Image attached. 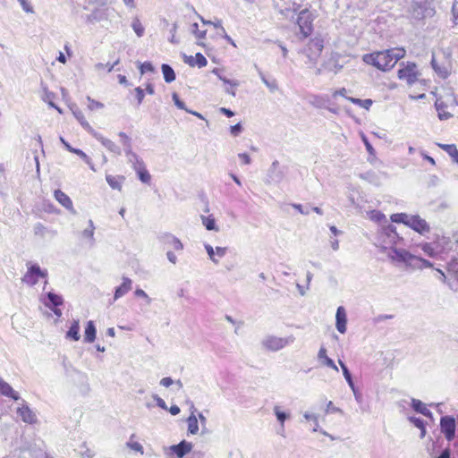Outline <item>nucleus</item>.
Wrapping results in <instances>:
<instances>
[{
  "label": "nucleus",
  "mask_w": 458,
  "mask_h": 458,
  "mask_svg": "<svg viewBox=\"0 0 458 458\" xmlns=\"http://www.w3.org/2000/svg\"><path fill=\"white\" fill-rule=\"evenodd\" d=\"M204 247L212 262L215 264H218L219 260L215 257L216 250H214V248L210 244H205Z\"/></svg>",
  "instance_id": "53"
},
{
  "label": "nucleus",
  "mask_w": 458,
  "mask_h": 458,
  "mask_svg": "<svg viewBox=\"0 0 458 458\" xmlns=\"http://www.w3.org/2000/svg\"><path fill=\"white\" fill-rule=\"evenodd\" d=\"M87 100L89 102L88 108L91 111H94L96 109H100L104 107V104L101 102L96 101L92 99L90 97H87Z\"/></svg>",
  "instance_id": "51"
},
{
  "label": "nucleus",
  "mask_w": 458,
  "mask_h": 458,
  "mask_svg": "<svg viewBox=\"0 0 458 458\" xmlns=\"http://www.w3.org/2000/svg\"><path fill=\"white\" fill-rule=\"evenodd\" d=\"M177 28H178V25H177L176 22H174V23H173L172 28L170 30L171 37L169 38V41L172 44H175V45L179 43V40L175 37V33H176Z\"/></svg>",
  "instance_id": "59"
},
{
  "label": "nucleus",
  "mask_w": 458,
  "mask_h": 458,
  "mask_svg": "<svg viewBox=\"0 0 458 458\" xmlns=\"http://www.w3.org/2000/svg\"><path fill=\"white\" fill-rule=\"evenodd\" d=\"M435 106L440 120H447L453 116L452 114L446 110L448 108V105L445 102L440 99H437Z\"/></svg>",
  "instance_id": "27"
},
{
  "label": "nucleus",
  "mask_w": 458,
  "mask_h": 458,
  "mask_svg": "<svg viewBox=\"0 0 458 458\" xmlns=\"http://www.w3.org/2000/svg\"><path fill=\"white\" fill-rule=\"evenodd\" d=\"M158 240L165 246L172 247L175 250H182L183 244L182 242L170 233H164L158 236Z\"/></svg>",
  "instance_id": "13"
},
{
  "label": "nucleus",
  "mask_w": 458,
  "mask_h": 458,
  "mask_svg": "<svg viewBox=\"0 0 458 458\" xmlns=\"http://www.w3.org/2000/svg\"><path fill=\"white\" fill-rule=\"evenodd\" d=\"M47 300L44 301V304L47 308L59 307L64 303V299L61 295L56 294L53 292H49L46 294Z\"/></svg>",
  "instance_id": "23"
},
{
  "label": "nucleus",
  "mask_w": 458,
  "mask_h": 458,
  "mask_svg": "<svg viewBox=\"0 0 458 458\" xmlns=\"http://www.w3.org/2000/svg\"><path fill=\"white\" fill-rule=\"evenodd\" d=\"M361 140H362L370 156H375L376 151H375L374 148L372 147V145L370 144V142L369 141L368 138L364 134L361 135Z\"/></svg>",
  "instance_id": "57"
},
{
  "label": "nucleus",
  "mask_w": 458,
  "mask_h": 458,
  "mask_svg": "<svg viewBox=\"0 0 458 458\" xmlns=\"http://www.w3.org/2000/svg\"><path fill=\"white\" fill-rule=\"evenodd\" d=\"M293 342V338L290 337H277L275 335L267 336L262 341V345L268 351L277 352L284 347L289 345Z\"/></svg>",
  "instance_id": "6"
},
{
  "label": "nucleus",
  "mask_w": 458,
  "mask_h": 458,
  "mask_svg": "<svg viewBox=\"0 0 458 458\" xmlns=\"http://www.w3.org/2000/svg\"><path fill=\"white\" fill-rule=\"evenodd\" d=\"M427 11V0H410L408 12L415 20H421Z\"/></svg>",
  "instance_id": "10"
},
{
  "label": "nucleus",
  "mask_w": 458,
  "mask_h": 458,
  "mask_svg": "<svg viewBox=\"0 0 458 458\" xmlns=\"http://www.w3.org/2000/svg\"><path fill=\"white\" fill-rule=\"evenodd\" d=\"M97 329L92 320L87 322L84 332V342L93 343L96 339Z\"/></svg>",
  "instance_id": "26"
},
{
  "label": "nucleus",
  "mask_w": 458,
  "mask_h": 458,
  "mask_svg": "<svg viewBox=\"0 0 458 458\" xmlns=\"http://www.w3.org/2000/svg\"><path fill=\"white\" fill-rule=\"evenodd\" d=\"M318 360H320L322 361V363L325 366L331 368L335 371L339 370L338 367L335 365V361L327 355V349L325 347H321L319 349L318 353Z\"/></svg>",
  "instance_id": "25"
},
{
  "label": "nucleus",
  "mask_w": 458,
  "mask_h": 458,
  "mask_svg": "<svg viewBox=\"0 0 458 458\" xmlns=\"http://www.w3.org/2000/svg\"><path fill=\"white\" fill-rule=\"evenodd\" d=\"M411 215L406 213H396L391 216V220L394 223H402L405 225H408Z\"/></svg>",
  "instance_id": "45"
},
{
  "label": "nucleus",
  "mask_w": 458,
  "mask_h": 458,
  "mask_svg": "<svg viewBox=\"0 0 458 458\" xmlns=\"http://www.w3.org/2000/svg\"><path fill=\"white\" fill-rule=\"evenodd\" d=\"M192 449V444L187 442L186 440H182L177 445H173L170 446V450L173 454H176L178 458H182Z\"/></svg>",
  "instance_id": "15"
},
{
  "label": "nucleus",
  "mask_w": 458,
  "mask_h": 458,
  "mask_svg": "<svg viewBox=\"0 0 458 458\" xmlns=\"http://www.w3.org/2000/svg\"><path fill=\"white\" fill-rule=\"evenodd\" d=\"M347 99L349 101H351L352 103L355 104V105H358L365 109H369V107L372 106L373 104V101L369 98H367V99H360V98H347Z\"/></svg>",
  "instance_id": "43"
},
{
  "label": "nucleus",
  "mask_w": 458,
  "mask_h": 458,
  "mask_svg": "<svg viewBox=\"0 0 458 458\" xmlns=\"http://www.w3.org/2000/svg\"><path fill=\"white\" fill-rule=\"evenodd\" d=\"M191 32L195 35V37L199 39L205 38L207 30H199V24L193 23L191 26Z\"/></svg>",
  "instance_id": "50"
},
{
  "label": "nucleus",
  "mask_w": 458,
  "mask_h": 458,
  "mask_svg": "<svg viewBox=\"0 0 458 458\" xmlns=\"http://www.w3.org/2000/svg\"><path fill=\"white\" fill-rule=\"evenodd\" d=\"M369 217L371 220L380 222L381 220L385 219L386 216L383 213L377 210H373L370 212Z\"/></svg>",
  "instance_id": "61"
},
{
  "label": "nucleus",
  "mask_w": 458,
  "mask_h": 458,
  "mask_svg": "<svg viewBox=\"0 0 458 458\" xmlns=\"http://www.w3.org/2000/svg\"><path fill=\"white\" fill-rule=\"evenodd\" d=\"M93 137L98 140L101 144L106 148L110 152L120 156L122 154V150L119 146H117L114 141L109 139L103 137L98 131L94 132Z\"/></svg>",
  "instance_id": "17"
},
{
  "label": "nucleus",
  "mask_w": 458,
  "mask_h": 458,
  "mask_svg": "<svg viewBox=\"0 0 458 458\" xmlns=\"http://www.w3.org/2000/svg\"><path fill=\"white\" fill-rule=\"evenodd\" d=\"M285 176V169L282 167L277 160H275L267 170L266 183L278 184Z\"/></svg>",
  "instance_id": "7"
},
{
  "label": "nucleus",
  "mask_w": 458,
  "mask_h": 458,
  "mask_svg": "<svg viewBox=\"0 0 458 458\" xmlns=\"http://www.w3.org/2000/svg\"><path fill=\"white\" fill-rule=\"evenodd\" d=\"M411 269H422L424 267H433V264L430 261L415 255L413 259H411Z\"/></svg>",
  "instance_id": "32"
},
{
  "label": "nucleus",
  "mask_w": 458,
  "mask_h": 458,
  "mask_svg": "<svg viewBox=\"0 0 458 458\" xmlns=\"http://www.w3.org/2000/svg\"><path fill=\"white\" fill-rule=\"evenodd\" d=\"M78 157H80L89 167L91 170L95 171L94 165L89 156H87L81 149L80 148H72V152Z\"/></svg>",
  "instance_id": "44"
},
{
  "label": "nucleus",
  "mask_w": 458,
  "mask_h": 458,
  "mask_svg": "<svg viewBox=\"0 0 458 458\" xmlns=\"http://www.w3.org/2000/svg\"><path fill=\"white\" fill-rule=\"evenodd\" d=\"M360 177L371 184L379 185L380 178L378 174L374 171H368L360 174Z\"/></svg>",
  "instance_id": "34"
},
{
  "label": "nucleus",
  "mask_w": 458,
  "mask_h": 458,
  "mask_svg": "<svg viewBox=\"0 0 458 458\" xmlns=\"http://www.w3.org/2000/svg\"><path fill=\"white\" fill-rule=\"evenodd\" d=\"M182 58L184 63L191 67L197 65L199 68H202L205 67L208 64L206 57L201 53H197L195 57L184 54Z\"/></svg>",
  "instance_id": "18"
},
{
  "label": "nucleus",
  "mask_w": 458,
  "mask_h": 458,
  "mask_svg": "<svg viewBox=\"0 0 458 458\" xmlns=\"http://www.w3.org/2000/svg\"><path fill=\"white\" fill-rule=\"evenodd\" d=\"M313 14L308 10L304 9L298 14L296 23L299 26L300 34L302 38H308L313 31Z\"/></svg>",
  "instance_id": "3"
},
{
  "label": "nucleus",
  "mask_w": 458,
  "mask_h": 458,
  "mask_svg": "<svg viewBox=\"0 0 458 458\" xmlns=\"http://www.w3.org/2000/svg\"><path fill=\"white\" fill-rule=\"evenodd\" d=\"M139 68L141 74L146 72H153L155 71L153 64L150 62L139 63Z\"/></svg>",
  "instance_id": "48"
},
{
  "label": "nucleus",
  "mask_w": 458,
  "mask_h": 458,
  "mask_svg": "<svg viewBox=\"0 0 458 458\" xmlns=\"http://www.w3.org/2000/svg\"><path fill=\"white\" fill-rule=\"evenodd\" d=\"M187 423H188V432L192 435L197 434L199 431L198 418L195 416L193 411L188 417Z\"/></svg>",
  "instance_id": "38"
},
{
  "label": "nucleus",
  "mask_w": 458,
  "mask_h": 458,
  "mask_svg": "<svg viewBox=\"0 0 458 458\" xmlns=\"http://www.w3.org/2000/svg\"><path fill=\"white\" fill-rule=\"evenodd\" d=\"M439 426L441 433L444 434L447 441H452L455 437L456 422L453 416H442Z\"/></svg>",
  "instance_id": "8"
},
{
  "label": "nucleus",
  "mask_w": 458,
  "mask_h": 458,
  "mask_svg": "<svg viewBox=\"0 0 458 458\" xmlns=\"http://www.w3.org/2000/svg\"><path fill=\"white\" fill-rule=\"evenodd\" d=\"M132 288V281L128 277H123V283L114 290V301L120 299L129 293Z\"/></svg>",
  "instance_id": "19"
},
{
  "label": "nucleus",
  "mask_w": 458,
  "mask_h": 458,
  "mask_svg": "<svg viewBox=\"0 0 458 458\" xmlns=\"http://www.w3.org/2000/svg\"><path fill=\"white\" fill-rule=\"evenodd\" d=\"M134 295L136 297L143 298L146 301L147 305H149L152 301L151 298L142 289H136Z\"/></svg>",
  "instance_id": "56"
},
{
  "label": "nucleus",
  "mask_w": 458,
  "mask_h": 458,
  "mask_svg": "<svg viewBox=\"0 0 458 458\" xmlns=\"http://www.w3.org/2000/svg\"><path fill=\"white\" fill-rule=\"evenodd\" d=\"M0 393L7 397H10L15 401L20 399V395L13 388L2 378L0 379Z\"/></svg>",
  "instance_id": "24"
},
{
  "label": "nucleus",
  "mask_w": 458,
  "mask_h": 458,
  "mask_svg": "<svg viewBox=\"0 0 458 458\" xmlns=\"http://www.w3.org/2000/svg\"><path fill=\"white\" fill-rule=\"evenodd\" d=\"M362 60L367 64L372 65L383 72L389 71L394 67L387 50L365 54L362 56Z\"/></svg>",
  "instance_id": "1"
},
{
  "label": "nucleus",
  "mask_w": 458,
  "mask_h": 458,
  "mask_svg": "<svg viewBox=\"0 0 458 458\" xmlns=\"http://www.w3.org/2000/svg\"><path fill=\"white\" fill-rule=\"evenodd\" d=\"M202 224L205 226V228L208 231H216L218 232V227L216 226V219L213 217V216H201Z\"/></svg>",
  "instance_id": "39"
},
{
  "label": "nucleus",
  "mask_w": 458,
  "mask_h": 458,
  "mask_svg": "<svg viewBox=\"0 0 458 458\" xmlns=\"http://www.w3.org/2000/svg\"><path fill=\"white\" fill-rule=\"evenodd\" d=\"M388 54L390 55L391 63H393V66L395 65V64L402 59L405 55V50L403 48H391L387 49Z\"/></svg>",
  "instance_id": "36"
},
{
  "label": "nucleus",
  "mask_w": 458,
  "mask_h": 458,
  "mask_svg": "<svg viewBox=\"0 0 458 458\" xmlns=\"http://www.w3.org/2000/svg\"><path fill=\"white\" fill-rule=\"evenodd\" d=\"M407 226L420 234L429 233L430 231V226L427 221L418 215H411Z\"/></svg>",
  "instance_id": "12"
},
{
  "label": "nucleus",
  "mask_w": 458,
  "mask_h": 458,
  "mask_svg": "<svg viewBox=\"0 0 458 458\" xmlns=\"http://www.w3.org/2000/svg\"><path fill=\"white\" fill-rule=\"evenodd\" d=\"M134 170L137 172L138 174V176H139V179L144 182V183H148L150 182V174L148 173V171L146 169L144 164H142L141 165H134Z\"/></svg>",
  "instance_id": "35"
},
{
  "label": "nucleus",
  "mask_w": 458,
  "mask_h": 458,
  "mask_svg": "<svg viewBox=\"0 0 458 458\" xmlns=\"http://www.w3.org/2000/svg\"><path fill=\"white\" fill-rule=\"evenodd\" d=\"M66 338H69L73 341L80 340L81 335L79 320L72 321L69 330L66 332Z\"/></svg>",
  "instance_id": "29"
},
{
  "label": "nucleus",
  "mask_w": 458,
  "mask_h": 458,
  "mask_svg": "<svg viewBox=\"0 0 458 458\" xmlns=\"http://www.w3.org/2000/svg\"><path fill=\"white\" fill-rule=\"evenodd\" d=\"M338 363L342 369L343 375H344L348 386H350V388H353L354 382L352 380V376L349 369L341 360H338Z\"/></svg>",
  "instance_id": "42"
},
{
  "label": "nucleus",
  "mask_w": 458,
  "mask_h": 458,
  "mask_svg": "<svg viewBox=\"0 0 458 458\" xmlns=\"http://www.w3.org/2000/svg\"><path fill=\"white\" fill-rule=\"evenodd\" d=\"M401 239L394 225H388L383 227L378 236L382 252H386L390 247H395Z\"/></svg>",
  "instance_id": "2"
},
{
  "label": "nucleus",
  "mask_w": 458,
  "mask_h": 458,
  "mask_svg": "<svg viewBox=\"0 0 458 458\" xmlns=\"http://www.w3.org/2000/svg\"><path fill=\"white\" fill-rule=\"evenodd\" d=\"M17 413L25 423L35 424L38 421L36 413L27 404H23L21 407H19L17 409Z\"/></svg>",
  "instance_id": "14"
},
{
  "label": "nucleus",
  "mask_w": 458,
  "mask_h": 458,
  "mask_svg": "<svg viewBox=\"0 0 458 458\" xmlns=\"http://www.w3.org/2000/svg\"><path fill=\"white\" fill-rule=\"evenodd\" d=\"M448 272L458 281V257L448 263Z\"/></svg>",
  "instance_id": "47"
},
{
  "label": "nucleus",
  "mask_w": 458,
  "mask_h": 458,
  "mask_svg": "<svg viewBox=\"0 0 458 458\" xmlns=\"http://www.w3.org/2000/svg\"><path fill=\"white\" fill-rule=\"evenodd\" d=\"M431 66L434 69V71L443 79H445L449 75V72L447 68L439 66L436 61L435 56H432L431 59Z\"/></svg>",
  "instance_id": "41"
},
{
  "label": "nucleus",
  "mask_w": 458,
  "mask_h": 458,
  "mask_svg": "<svg viewBox=\"0 0 458 458\" xmlns=\"http://www.w3.org/2000/svg\"><path fill=\"white\" fill-rule=\"evenodd\" d=\"M398 78L405 80L409 85L414 84L418 80V72L414 63H408L406 66L398 70Z\"/></svg>",
  "instance_id": "11"
},
{
  "label": "nucleus",
  "mask_w": 458,
  "mask_h": 458,
  "mask_svg": "<svg viewBox=\"0 0 458 458\" xmlns=\"http://www.w3.org/2000/svg\"><path fill=\"white\" fill-rule=\"evenodd\" d=\"M411 406L416 412L420 413L423 416L429 418V419L433 418V413L431 412V411H429L426 407V404L424 403H422L420 400L411 398Z\"/></svg>",
  "instance_id": "21"
},
{
  "label": "nucleus",
  "mask_w": 458,
  "mask_h": 458,
  "mask_svg": "<svg viewBox=\"0 0 458 458\" xmlns=\"http://www.w3.org/2000/svg\"><path fill=\"white\" fill-rule=\"evenodd\" d=\"M119 64V59L116 60L114 64H101V63H98L96 64V69L97 70H101V69H104V68H106L107 69V72H112L114 67Z\"/></svg>",
  "instance_id": "55"
},
{
  "label": "nucleus",
  "mask_w": 458,
  "mask_h": 458,
  "mask_svg": "<svg viewBox=\"0 0 458 458\" xmlns=\"http://www.w3.org/2000/svg\"><path fill=\"white\" fill-rule=\"evenodd\" d=\"M172 98H173V101L174 103V105L181 110H185V111H188V109L186 108L185 106V104L183 101H182L180 98H179V96L177 93H173L172 95Z\"/></svg>",
  "instance_id": "54"
},
{
  "label": "nucleus",
  "mask_w": 458,
  "mask_h": 458,
  "mask_svg": "<svg viewBox=\"0 0 458 458\" xmlns=\"http://www.w3.org/2000/svg\"><path fill=\"white\" fill-rule=\"evenodd\" d=\"M324 48V40L320 37H315L310 40L307 47L303 49V53L309 59V63L316 64Z\"/></svg>",
  "instance_id": "4"
},
{
  "label": "nucleus",
  "mask_w": 458,
  "mask_h": 458,
  "mask_svg": "<svg viewBox=\"0 0 458 458\" xmlns=\"http://www.w3.org/2000/svg\"><path fill=\"white\" fill-rule=\"evenodd\" d=\"M127 158L128 162L131 163L133 167L134 165L139 166L144 164L142 159H140V157L135 152H132L131 154L128 155Z\"/></svg>",
  "instance_id": "49"
},
{
  "label": "nucleus",
  "mask_w": 458,
  "mask_h": 458,
  "mask_svg": "<svg viewBox=\"0 0 458 458\" xmlns=\"http://www.w3.org/2000/svg\"><path fill=\"white\" fill-rule=\"evenodd\" d=\"M242 131H243V128H242V125L241 123H238L230 127V132L234 137L239 136L242 132Z\"/></svg>",
  "instance_id": "58"
},
{
  "label": "nucleus",
  "mask_w": 458,
  "mask_h": 458,
  "mask_svg": "<svg viewBox=\"0 0 458 458\" xmlns=\"http://www.w3.org/2000/svg\"><path fill=\"white\" fill-rule=\"evenodd\" d=\"M259 74L262 82L269 89L271 92H275L278 89V84L276 79H267L261 71H259Z\"/></svg>",
  "instance_id": "40"
},
{
  "label": "nucleus",
  "mask_w": 458,
  "mask_h": 458,
  "mask_svg": "<svg viewBox=\"0 0 458 458\" xmlns=\"http://www.w3.org/2000/svg\"><path fill=\"white\" fill-rule=\"evenodd\" d=\"M47 271L42 270L38 264H33L28 267L27 273L24 275L22 281L29 285H35L39 278H46Z\"/></svg>",
  "instance_id": "9"
},
{
  "label": "nucleus",
  "mask_w": 458,
  "mask_h": 458,
  "mask_svg": "<svg viewBox=\"0 0 458 458\" xmlns=\"http://www.w3.org/2000/svg\"><path fill=\"white\" fill-rule=\"evenodd\" d=\"M386 253L387 254V257L392 260V262L404 264L406 267L411 268V259H413L414 255L406 250L396 247H390Z\"/></svg>",
  "instance_id": "5"
},
{
  "label": "nucleus",
  "mask_w": 458,
  "mask_h": 458,
  "mask_svg": "<svg viewBox=\"0 0 458 458\" xmlns=\"http://www.w3.org/2000/svg\"><path fill=\"white\" fill-rule=\"evenodd\" d=\"M94 232L95 231L89 228H86L81 232L82 237L89 240L90 246H93L95 243Z\"/></svg>",
  "instance_id": "52"
},
{
  "label": "nucleus",
  "mask_w": 458,
  "mask_h": 458,
  "mask_svg": "<svg viewBox=\"0 0 458 458\" xmlns=\"http://www.w3.org/2000/svg\"><path fill=\"white\" fill-rule=\"evenodd\" d=\"M131 28L139 38L144 35L145 28L138 18L133 19Z\"/></svg>",
  "instance_id": "46"
},
{
  "label": "nucleus",
  "mask_w": 458,
  "mask_h": 458,
  "mask_svg": "<svg viewBox=\"0 0 458 458\" xmlns=\"http://www.w3.org/2000/svg\"><path fill=\"white\" fill-rule=\"evenodd\" d=\"M409 421L411 422L416 428H422L423 425H425V421L420 419L414 416H411L408 418Z\"/></svg>",
  "instance_id": "63"
},
{
  "label": "nucleus",
  "mask_w": 458,
  "mask_h": 458,
  "mask_svg": "<svg viewBox=\"0 0 458 458\" xmlns=\"http://www.w3.org/2000/svg\"><path fill=\"white\" fill-rule=\"evenodd\" d=\"M161 70L164 76V80L166 83H171L175 80V72L171 65L167 64H163L161 66Z\"/></svg>",
  "instance_id": "30"
},
{
  "label": "nucleus",
  "mask_w": 458,
  "mask_h": 458,
  "mask_svg": "<svg viewBox=\"0 0 458 458\" xmlns=\"http://www.w3.org/2000/svg\"><path fill=\"white\" fill-rule=\"evenodd\" d=\"M323 68L325 71L337 73L343 68V65L339 64L336 57L332 55L324 62Z\"/></svg>",
  "instance_id": "28"
},
{
  "label": "nucleus",
  "mask_w": 458,
  "mask_h": 458,
  "mask_svg": "<svg viewBox=\"0 0 458 458\" xmlns=\"http://www.w3.org/2000/svg\"><path fill=\"white\" fill-rule=\"evenodd\" d=\"M274 413L276 417V420L281 425L282 431L284 430V421L290 418V413L283 411L280 410V407L278 405H276L274 407Z\"/></svg>",
  "instance_id": "37"
},
{
  "label": "nucleus",
  "mask_w": 458,
  "mask_h": 458,
  "mask_svg": "<svg viewBox=\"0 0 458 458\" xmlns=\"http://www.w3.org/2000/svg\"><path fill=\"white\" fill-rule=\"evenodd\" d=\"M34 233L36 235H39L41 237H44L45 236V232H46V227L41 224V223H37L35 225H34Z\"/></svg>",
  "instance_id": "60"
},
{
  "label": "nucleus",
  "mask_w": 458,
  "mask_h": 458,
  "mask_svg": "<svg viewBox=\"0 0 458 458\" xmlns=\"http://www.w3.org/2000/svg\"><path fill=\"white\" fill-rule=\"evenodd\" d=\"M18 2L21 5V7H22L24 12H26L28 13H33V7L30 4L29 0H18Z\"/></svg>",
  "instance_id": "62"
},
{
  "label": "nucleus",
  "mask_w": 458,
  "mask_h": 458,
  "mask_svg": "<svg viewBox=\"0 0 458 458\" xmlns=\"http://www.w3.org/2000/svg\"><path fill=\"white\" fill-rule=\"evenodd\" d=\"M54 196L55 199L65 208L72 211L75 214V210L73 209L72 201L70 197L63 192L61 190H55L54 192Z\"/></svg>",
  "instance_id": "20"
},
{
  "label": "nucleus",
  "mask_w": 458,
  "mask_h": 458,
  "mask_svg": "<svg viewBox=\"0 0 458 458\" xmlns=\"http://www.w3.org/2000/svg\"><path fill=\"white\" fill-rule=\"evenodd\" d=\"M346 311L343 306H339L335 314V327L338 332L341 334H344L346 332Z\"/></svg>",
  "instance_id": "16"
},
{
  "label": "nucleus",
  "mask_w": 458,
  "mask_h": 458,
  "mask_svg": "<svg viewBox=\"0 0 458 458\" xmlns=\"http://www.w3.org/2000/svg\"><path fill=\"white\" fill-rule=\"evenodd\" d=\"M72 111L74 117L77 119V121L80 123V124L83 127V129H85L89 133H90L93 136L94 132H96V131L88 123V121L86 120L82 112L78 107L72 108Z\"/></svg>",
  "instance_id": "22"
},
{
  "label": "nucleus",
  "mask_w": 458,
  "mask_h": 458,
  "mask_svg": "<svg viewBox=\"0 0 458 458\" xmlns=\"http://www.w3.org/2000/svg\"><path fill=\"white\" fill-rule=\"evenodd\" d=\"M106 180L109 186L112 189L120 191L122 189V183L124 180L123 176H113V175H106Z\"/></svg>",
  "instance_id": "33"
},
{
  "label": "nucleus",
  "mask_w": 458,
  "mask_h": 458,
  "mask_svg": "<svg viewBox=\"0 0 458 458\" xmlns=\"http://www.w3.org/2000/svg\"><path fill=\"white\" fill-rule=\"evenodd\" d=\"M134 91L136 93L137 104L140 106L144 99L145 92L140 87L135 88Z\"/></svg>",
  "instance_id": "64"
},
{
  "label": "nucleus",
  "mask_w": 458,
  "mask_h": 458,
  "mask_svg": "<svg viewBox=\"0 0 458 458\" xmlns=\"http://www.w3.org/2000/svg\"><path fill=\"white\" fill-rule=\"evenodd\" d=\"M439 148L445 150L458 164V149L454 144H437Z\"/></svg>",
  "instance_id": "31"
}]
</instances>
